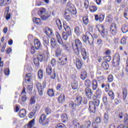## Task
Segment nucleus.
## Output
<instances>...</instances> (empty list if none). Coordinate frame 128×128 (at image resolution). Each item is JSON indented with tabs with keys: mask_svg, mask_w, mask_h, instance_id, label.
Here are the masks:
<instances>
[{
	"mask_svg": "<svg viewBox=\"0 0 128 128\" xmlns=\"http://www.w3.org/2000/svg\"><path fill=\"white\" fill-rule=\"evenodd\" d=\"M72 90H78V79L75 78L73 80L72 83Z\"/></svg>",
	"mask_w": 128,
	"mask_h": 128,
	"instance_id": "nucleus-10",
	"label": "nucleus"
},
{
	"mask_svg": "<svg viewBox=\"0 0 128 128\" xmlns=\"http://www.w3.org/2000/svg\"><path fill=\"white\" fill-rule=\"evenodd\" d=\"M4 74L5 76H10V68H6L4 69Z\"/></svg>",
	"mask_w": 128,
	"mask_h": 128,
	"instance_id": "nucleus-55",
	"label": "nucleus"
},
{
	"mask_svg": "<svg viewBox=\"0 0 128 128\" xmlns=\"http://www.w3.org/2000/svg\"><path fill=\"white\" fill-rule=\"evenodd\" d=\"M64 28L66 32H62V38L64 40H67L68 36H72V30H70V28L64 23Z\"/></svg>",
	"mask_w": 128,
	"mask_h": 128,
	"instance_id": "nucleus-2",
	"label": "nucleus"
},
{
	"mask_svg": "<svg viewBox=\"0 0 128 128\" xmlns=\"http://www.w3.org/2000/svg\"><path fill=\"white\" fill-rule=\"evenodd\" d=\"M89 108L92 112H96V106L94 104V102H90Z\"/></svg>",
	"mask_w": 128,
	"mask_h": 128,
	"instance_id": "nucleus-13",
	"label": "nucleus"
},
{
	"mask_svg": "<svg viewBox=\"0 0 128 128\" xmlns=\"http://www.w3.org/2000/svg\"><path fill=\"white\" fill-rule=\"evenodd\" d=\"M8 12H10V7L8 6L6 8L4 14V16L7 20H10V13Z\"/></svg>",
	"mask_w": 128,
	"mask_h": 128,
	"instance_id": "nucleus-14",
	"label": "nucleus"
},
{
	"mask_svg": "<svg viewBox=\"0 0 128 128\" xmlns=\"http://www.w3.org/2000/svg\"><path fill=\"white\" fill-rule=\"evenodd\" d=\"M83 22L84 24L86 26L88 24V18L86 17H84L83 18Z\"/></svg>",
	"mask_w": 128,
	"mask_h": 128,
	"instance_id": "nucleus-52",
	"label": "nucleus"
},
{
	"mask_svg": "<svg viewBox=\"0 0 128 128\" xmlns=\"http://www.w3.org/2000/svg\"><path fill=\"white\" fill-rule=\"evenodd\" d=\"M117 30L116 24L114 23H112L110 26V32L112 34V36H116V34Z\"/></svg>",
	"mask_w": 128,
	"mask_h": 128,
	"instance_id": "nucleus-8",
	"label": "nucleus"
},
{
	"mask_svg": "<svg viewBox=\"0 0 128 128\" xmlns=\"http://www.w3.org/2000/svg\"><path fill=\"white\" fill-rule=\"evenodd\" d=\"M69 106H70V108H72L73 110H75L76 108V103H74L73 102H70Z\"/></svg>",
	"mask_w": 128,
	"mask_h": 128,
	"instance_id": "nucleus-48",
	"label": "nucleus"
},
{
	"mask_svg": "<svg viewBox=\"0 0 128 128\" xmlns=\"http://www.w3.org/2000/svg\"><path fill=\"white\" fill-rule=\"evenodd\" d=\"M103 59L104 60L110 62L112 60V57L110 56H105L103 58Z\"/></svg>",
	"mask_w": 128,
	"mask_h": 128,
	"instance_id": "nucleus-50",
	"label": "nucleus"
},
{
	"mask_svg": "<svg viewBox=\"0 0 128 128\" xmlns=\"http://www.w3.org/2000/svg\"><path fill=\"white\" fill-rule=\"evenodd\" d=\"M122 30L123 34H126V32H128V26L123 25L122 26Z\"/></svg>",
	"mask_w": 128,
	"mask_h": 128,
	"instance_id": "nucleus-34",
	"label": "nucleus"
},
{
	"mask_svg": "<svg viewBox=\"0 0 128 128\" xmlns=\"http://www.w3.org/2000/svg\"><path fill=\"white\" fill-rule=\"evenodd\" d=\"M50 78L52 80H56V70H53V72L51 73Z\"/></svg>",
	"mask_w": 128,
	"mask_h": 128,
	"instance_id": "nucleus-45",
	"label": "nucleus"
},
{
	"mask_svg": "<svg viewBox=\"0 0 128 128\" xmlns=\"http://www.w3.org/2000/svg\"><path fill=\"white\" fill-rule=\"evenodd\" d=\"M27 98H26V95H23V96H22L21 100H22V102H26Z\"/></svg>",
	"mask_w": 128,
	"mask_h": 128,
	"instance_id": "nucleus-61",
	"label": "nucleus"
},
{
	"mask_svg": "<svg viewBox=\"0 0 128 128\" xmlns=\"http://www.w3.org/2000/svg\"><path fill=\"white\" fill-rule=\"evenodd\" d=\"M58 60H61L60 62H58L60 66H64L68 62V58L66 56H62L60 58H58Z\"/></svg>",
	"mask_w": 128,
	"mask_h": 128,
	"instance_id": "nucleus-9",
	"label": "nucleus"
},
{
	"mask_svg": "<svg viewBox=\"0 0 128 128\" xmlns=\"http://www.w3.org/2000/svg\"><path fill=\"white\" fill-rule=\"evenodd\" d=\"M90 124H92V122L90 121H87L85 122V128H90Z\"/></svg>",
	"mask_w": 128,
	"mask_h": 128,
	"instance_id": "nucleus-56",
	"label": "nucleus"
},
{
	"mask_svg": "<svg viewBox=\"0 0 128 128\" xmlns=\"http://www.w3.org/2000/svg\"><path fill=\"white\" fill-rule=\"evenodd\" d=\"M124 16V18H126V20H128V8H126L125 9Z\"/></svg>",
	"mask_w": 128,
	"mask_h": 128,
	"instance_id": "nucleus-59",
	"label": "nucleus"
},
{
	"mask_svg": "<svg viewBox=\"0 0 128 128\" xmlns=\"http://www.w3.org/2000/svg\"><path fill=\"white\" fill-rule=\"evenodd\" d=\"M102 30L101 36L103 38H106L108 36V30L104 29V26H102Z\"/></svg>",
	"mask_w": 128,
	"mask_h": 128,
	"instance_id": "nucleus-22",
	"label": "nucleus"
},
{
	"mask_svg": "<svg viewBox=\"0 0 128 128\" xmlns=\"http://www.w3.org/2000/svg\"><path fill=\"white\" fill-rule=\"evenodd\" d=\"M44 32L48 36H52L53 34L52 31V30H50V28L48 27H46L44 29Z\"/></svg>",
	"mask_w": 128,
	"mask_h": 128,
	"instance_id": "nucleus-11",
	"label": "nucleus"
},
{
	"mask_svg": "<svg viewBox=\"0 0 128 128\" xmlns=\"http://www.w3.org/2000/svg\"><path fill=\"white\" fill-rule=\"evenodd\" d=\"M122 96L123 100H126V96H128V89L126 88H122Z\"/></svg>",
	"mask_w": 128,
	"mask_h": 128,
	"instance_id": "nucleus-26",
	"label": "nucleus"
},
{
	"mask_svg": "<svg viewBox=\"0 0 128 128\" xmlns=\"http://www.w3.org/2000/svg\"><path fill=\"white\" fill-rule=\"evenodd\" d=\"M73 124L74 125V128H80V123H78V120L76 119H74L73 120Z\"/></svg>",
	"mask_w": 128,
	"mask_h": 128,
	"instance_id": "nucleus-31",
	"label": "nucleus"
},
{
	"mask_svg": "<svg viewBox=\"0 0 128 128\" xmlns=\"http://www.w3.org/2000/svg\"><path fill=\"white\" fill-rule=\"evenodd\" d=\"M50 16V14L48 12H46L45 14L41 16V18L42 20H46Z\"/></svg>",
	"mask_w": 128,
	"mask_h": 128,
	"instance_id": "nucleus-17",
	"label": "nucleus"
},
{
	"mask_svg": "<svg viewBox=\"0 0 128 128\" xmlns=\"http://www.w3.org/2000/svg\"><path fill=\"white\" fill-rule=\"evenodd\" d=\"M62 120L63 122H68V115L66 114H63L61 116Z\"/></svg>",
	"mask_w": 128,
	"mask_h": 128,
	"instance_id": "nucleus-32",
	"label": "nucleus"
},
{
	"mask_svg": "<svg viewBox=\"0 0 128 128\" xmlns=\"http://www.w3.org/2000/svg\"><path fill=\"white\" fill-rule=\"evenodd\" d=\"M52 66L50 65H48L46 68V74L50 76V74H52Z\"/></svg>",
	"mask_w": 128,
	"mask_h": 128,
	"instance_id": "nucleus-16",
	"label": "nucleus"
},
{
	"mask_svg": "<svg viewBox=\"0 0 128 128\" xmlns=\"http://www.w3.org/2000/svg\"><path fill=\"white\" fill-rule=\"evenodd\" d=\"M76 66L78 70L82 68V62L78 58L76 59Z\"/></svg>",
	"mask_w": 128,
	"mask_h": 128,
	"instance_id": "nucleus-25",
	"label": "nucleus"
},
{
	"mask_svg": "<svg viewBox=\"0 0 128 128\" xmlns=\"http://www.w3.org/2000/svg\"><path fill=\"white\" fill-rule=\"evenodd\" d=\"M120 54L118 53H116L114 54V58L113 59V66L114 68L116 66H118L120 65Z\"/></svg>",
	"mask_w": 128,
	"mask_h": 128,
	"instance_id": "nucleus-5",
	"label": "nucleus"
},
{
	"mask_svg": "<svg viewBox=\"0 0 128 128\" xmlns=\"http://www.w3.org/2000/svg\"><path fill=\"white\" fill-rule=\"evenodd\" d=\"M56 128H66V126L62 124H59L56 126Z\"/></svg>",
	"mask_w": 128,
	"mask_h": 128,
	"instance_id": "nucleus-63",
	"label": "nucleus"
},
{
	"mask_svg": "<svg viewBox=\"0 0 128 128\" xmlns=\"http://www.w3.org/2000/svg\"><path fill=\"white\" fill-rule=\"evenodd\" d=\"M34 119H32L29 122L28 124V128H32V126H34Z\"/></svg>",
	"mask_w": 128,
	"mask_h": 128,
	"instance_id": "nucleus-44",
	"label": "nucleus"
},
{
	"mask_svg": "<svg viewBox=\"0 0 128 128\" xmlns=\"http://www.w3.org/2000/svg\"><path fill=\"white\" fill-rule=\"evenodd\" d=\"M36 87L37 88L38 90H41L42 88V84L40 82H37L36 84Z\"/></svg>",
	"mask_w": 128,
	"mask_h": 128,
	"instance_id": "nucleus-57",
	"label": "nucleus"
},
{
	"mask_svg": "<svg viewBox=\"0 0 128 128\" xmlns=\"http://www.w3.org/2000/svg\"><path fill=\"white\" fill-rule=\"evenodd\" d=\"M38 76L40 80H42L44 78V72L42 70H40L38 72Z\"/></svg>",
	"mask_w": 128,
	"mask_h": 128,
	"instance_id": "nucleus-39",
	"label": "nucleus"
},
{
	"mask_svg": "<svg viewBox=\"0 0 128 128\" xmlns=\"http://www.w3.org/2000/svg\"><path fill=\"white\" fill-rule=\"evenodd\" d=\"M58 100L61 104H64V94H61L58 98Z\"/></svg>",
	"mask_w": 128,
	"mask_h": 128,
	"instance_id": "nucleus-27",
	"label": "nucleus"
},
{
	"mask_svg": "<svg viewBox=\"0 0 128 128\" xmlns=\"http://www.w3.org/2000/svg\"><path fill=\"white\" fill-rule=\"evenodd\" d=\"M12 0H0V6H8L10 4Z\"/></svg>",
	"mask_w": 128,
	"mask_h": 128,
	"instance_id": "nucleus-12",
	"label": "nucleus"
},
{
	"mask_svg": "<svg viewBox=\"0 0 128 128\" xmlns=\"http://www.w3.org/2000/svg\"><path fill=\"white\" fill-rule=\"evenodd\" d=\"M74 32H76V34H78L80 32V28H78V26L75 28Z\"/></svg>",
	"mask_w": 128,
	"mask_h": 128,
	"instance_id": "nucleus-62",
	"label": "nucleus"
},
{
	"mask_svg": "<svg viewBox=\"0 0 128 128\" xmlns=\"http://www.w3.org/2000/svg\"><path fill=\"white\" fill-rule=\"evenodd\" d=\"M32 74L30 73H29L26 74L25 78V80H26V84H28L30 82V80H32Z\"/></svg>",
	"mask_w": 128,
	"mask_h": 128,
	"instance_id": "nucleus-21",
	"label": "nucleus"
},
{
	"mask_svg": "<svg viewBox=\"0 0 128 128\" xmlns=\"http://www.w3.org/2000/svg\"><path fill=\"white\" fill-rule=\"evenodd\" d=\"M120 44H126V38L122 37L120 41Z\"/></svg>",
	"mask_w": 128,
	"mask_h": 128,
	"instance_id": "nucleus-53",
	"label": "nucleus"
},
{
	"mask_svg": "<svg viewBox=\"0 0 128 128\" xmlns=\"http://www.w3.org/2000/svg\"><path fill=\"white\" fill-rule=\"evenodd\" d=\"M26 114V109H22L19 112V116L20 118H24Z\"/></svg>",
	"mask_w": 128,
	"mask_h": 128,
	"instance_id": "nucleus-18",
	"label": "nucleus"
},
{
	"mask_svg": "<svg viewBox=\"0 0 128 128\" xmlns=\"http://www.w3.org/2000/svg\"><path fill=\"white\" fill-rule=\"evenodd\" d=\"M84 84L86 86L87 88H90V86H92V82H90V80H86L85 81Z\"/></svg>",
	"mask_w": 128,
	"mask_h": 128,
	"instance_id": "nucleus-40",
	"label": "nucleus"
},
{
	"mask_svg": "<svg viewBox=\"0 0 128 128\" xmlns=\"http://www.w3.org/2000/svg\"><path fill=\"white\" fill-rule=\"evenodd\" d=\"M56 38L58 40V42L59 44H60L61 46H62L66 48V50L68 52H70V47H68L66 46V43L62 41V36H60V34L58 32H56Z\"/></svg>",
	"mask_w": 128,
	"mask_h": 128,
	"instance_id": "nucleus-3",
	"label": "nucleus"
},
{
	"mask_svg": "<svg viewBox=\"0 0 128 128\" xmlns=\"http://www.w3.org/2000/svg\"><path fill=\"white\" fill-rule=\"evenodd\" d=\"M108 96H110V100H114V92H112V91H109Z\"/></svg>",
	"mask_w": 128,
	"mask_h": 128,
	"instance_id": "nucleus-41",
	"label": "nucleus"
},
{
	"mask_svg": "<svg viewBox=\"0 0 128 128\" xmlns=\"http://www.w3.org/2000/svg\"><path fill=\"white\" fill-rule=\"evenodd\" d=\"M50 44L52 48H56V46L58 44L56 43V40H54V38H51Z\"/></svg>",
	"mask_w": 128,
	"mask_h": 128,
	"instance_id": "nucleus-29",
	"label": "nucleus"
},
{
	"mask_svg": "<svg viewBox=\"0 0 128 128\" xmlns=\"http://www.w3.org/2000/svg\"><path fill=\"white\" fill-rule=\"evenodd\" d=\"M57 26L59 30H62V22H60V20H57L56 21Z\"/></svg>",
	"mask_w": 128,
	"mask_h": 128,
	"instance_id": "nucleus-35",
	"label": "nucleus"
},
{
	"mask_svg": "<svg viewBox=\"0 0 128 128\" xmlns=\"http://www.w3.org/2000/svg\"><path fill=\"white\" fill-rule=\"evenodd\" d=\"M34 62L36 66H40V60L38 59L34 58Z\"/></svg>",
	"mask_w": 128,
	"mask_h": 128,
	"instance_id": "nucleus-51",
	"label": "nucleus"
},
{
	"mask_svg": "<svg viewBox=\"0 0 128 128\" xmlns=\"http://www.w3.org/2000/svg\"><path fill=\"white\" fill-rule=\"evenodd\" d=\"M102 100L104 104H108V98L106 96L103 97Z\"/></svg>",
	"mask_w": 128,
	"mask_h": 128,
	"instance_id": "nucleus-64",
	"label": "nucleus"
},
{
	"mask_svg": "<svg viewBox=\"0 0 128 128\" xmlns=\"http://www.w3.org/2000/svg\"><path fill=\"white\" fill-rule=\"evenodd\" d=\"M66 12L69 14H76V10L74 9V8H72L71 9H66Z\"/></svg>",
	"mask_w": 128,
	"mask_h": 128,
	"instance_id": "nucleus-20",
	"label": "nucleus"
},
{
	"mask_svg": "<svg viewBox=\"0 0 128 128\" xmlns=\"http://www.w3.org/2000/svg\"><path fill=\"white\" fill-rule=\"evenodd\" d=\"M98 88V81L96 80H94L92 81V90H96Z\"/></svg>",
	"mask_w": 128,
	"mask_h": 128,
	"instance_id": "nucleus-30",
	"label": "nucleus"
},
{
	"mask_svg": "<svg viewBox=\"0 0 128 128\" xmlns=\"http://www.w3.org/2000/svg\"><path fill=\"white\" fill-rule=\"evenodd\" d=\"M82 40L84 42H88L91 45L94 44V37L90 32H86V35L83 36Z\"/></svg>",
	"mask_w": 128,
	"mask_h": 128,
	"instance_id": "nucleus-4",
	"label": "nucleus"
},
{
	"mask_svg": "<svg viewBox=\"0 0 128 128\" xmlns=\"http://www.w3.org/2000/svg\"><path fill=\"white\" fill-rule=\"evenodd\" d=\"M82 98L80 96L77 97L75 100V104L76 106H80L82 104Z\"/></svg>",
	"mask_w": 128,
	"mask_h": 128,
	"instance_id": "nucleus-15",
	"label": "nucleus"
},
{
	"mask_svg": "<svg viewBox=\"0 0 128 128\" xmlns=\"http://www.w3.org/2000/svg\"><path fill=\"white\" fill-rule=\"evenodd\" d=\"M93 103L96 106H100V100L95 98L94 100Z\"/></svg>",
	"mask_w": 128,
	"mask_h": 128,
	"instance_id": "nucleus-49",
	"label": "nucleus"
},
{
	"mask_svg": "<svg viewBox=\"0 0 128 128\" xmlns=\"http://www.w3.org/2000/svg\"><path fill=\"white\" fill-rule=\"evenodd\" d=\"M87 74L86 72L84 71L82 72V74H80V78L83 80L86 78Z\"/></svg>",
	"mask_w": 128,
	"mask_h": 128,
	"instance_id": "nucleus-42",
	"label": "nucleus"
},
{
	"mask_svg": "<svg viewBox=\"0 0 128 128\" xmlns=\"http://www.w3.org/2000/svg\"><path fill=\"white\" fill-rule=\"evenodd\" d=\"M73 50L76 54V56H80V54H81L82 58L84 60L88 58V55L86 54V50L83 46L82 43L80 42V40L78 39L75 40L74 44H72Z\"/></svg>",
	"mask_w": 128,
	"mask_h": 128,
	"instance_id": "nucleus-1",
	"label": "nucleus"
},
{
	"mask_svg": "<svg viewBox=\"0 0 128 128\" xmlns=\"http://www.w3.org/2000/svg\"><path fill=\"white\" fill-rule=\"evenodd\" d=\"M34 46H35V48L36 50H38V48H40V41H38V39H36L34 40Z\"/></svg>",
	"mask_w": 128,
	"mask_h": 128,
	"instance_id": "nucleus-24",
	"label": "nucleus"
},
{
	"mask_svg": "<svg viewBox=\"0 0 128 128\" xmlns=\"http://www.w3.org/2000/svg\"><path fill=\"white\" fill-rule=\"evenodd\" d=\"M46 12H48V11H46V8H41L39 12H38V14H39V16H42L43 14H46Z\"/></svg>",
	"mask_w": 128,
	"mask_h": 128,
	"instance_id": "nucleus-23",
	"label": "nucleus"
},
{
	"mask_svg": "<svg viewBox=\"0 0 128 128\" xmlns=\"http://www.w3.org/2000/svg\"><path fill=\"white\" fill-rule=\"evenodd\" d=\"M67 10H71V8H74V4L70 2H68L67 4Z\"/></svg>",
	"mask_w": 128,
	"mask_h": 128,
	"instance_id": "nucleus-58",
	"label": "nucleus"
},
{
	"mask_svg": "<svg viewBox=\"0 0 128 128\" xmlns=\"http://www.w3.org/2000/svg\"><path fill=\"white\" fill-rule=\"evenodd\" d=\"M102 66L103 68H104V70H108L110 68V65L108 64L107 62H104L102 63Z\"/></svg>",
	"mask_w": 128,
	"mask_h": 128,
	"instance_id": "nucleus-28",
	"label": "nucleus"
},
{
	"mask_svg": "<svg viewBox=\"0 0 128 128\" xmlns=\"http://www.w3.org/2000/svg\"><path fill=\"white\" fill-rule=\"evenodd\" d=\"M60 54H62V52H60V48H58L56 50V56L57 58H58V56H60Z\"/></svg>",
	"mask_w": 128,
	"mask_h": 128,
	"instance_id": "nucleus-47",
	"label": "nucleus"
},
{
	"mask_svg": "<svg viewBox=\"0 0 128 128\" xmlns=\"http://www.w3.org/2000/svg\"><path fill=\"white\" fill-rule=\"evenodd\" d=\"M108 113H106L104 115V124L108 123Z\"/></svg>",
	"mask_w": 128,
	"mask_h": 128,
	"instance_id": "nucleus-38",
	"label": "nucleus"
},
{
	"mask_svg": "<svg viewBox=\"0 0 128 128\" xmlns=\"http://www.w3.org/2000/svg\"><path fill=\"white\" fill-rule=\"evenodd\" d=\"M47 94L49 96H54V90L52 89L48 90Z\"/></svg>",
	"mask_w": 128,
	"mask_h": 128,
	"instance_id": "nucleus-37",
	"label": "nucleus"
},
{
	"mask_svg": "<svg viewBox=\"0 0 128 128\" xmlns=\"http://www.w3.org/2000/svg\"><path fill=\"white\" fill-rule=\"evenodd\" d=\"M84 6L86 10H88V0H85V2H84Z\"/></svg>",
	"mask_w": 128,
	"mask_h": 128,
	"instance_id": "nucleus-60",
	"label": "nucleus"
},
{
	"mask_svg": "<svg viewBox=\"0 0 128 128\" xmlns=\"http://www.w3.org/2000/svg\"><path fill=\"white\" fill-rule=\"evenodd\" d=\"M39 122L42 124V126H46L48 124V120L46 119V115L42 114L39 119Z\"/></svg>",
	"mask_w": 128,
	"mask_h": 128,
	"instance_id": "nucleus-6",
	"label": "nucleus"
},
{
	"mask_svg": "<svg viewBox=\"0 0 128 128\" xmlns=\"http://www.w3.org/2000/svg\"><path fill=\"white\" fill-rule=\"evenodd\" d=\"M34 24H42V22L40 21V18H34L32 20Z\"/></svg>",
	"mask_w": 128,
	"mask_h": 128,
	"instance_id": "nucleus-33",
	"label": "nucleus"
},
{
	"mask_svg": "<svg viewBox=\"0 0 128 128\" xmlns=\"http://www.w3.org/2000/svg\"><path fill=\"white\" fill-rule=\"evenodd\" d=\"M85 94L88 98H92V96L94 94L92 89L88 87H87L85 89Z\"/></svg>",
	"mask_w": 128,
	"mask_h": 128,
	"instance_id": "nucleus-7",
	"label": "nucleus"
},
{
	"mask_svg": "<svg viewBox=\"0 0 128 128\" xmlns=\"http://www.w3.org/2000/svg\"><path fill=\"white\" fill-rule=\"evenodd\" d=\"M44 44L48 46V38L46 36H44L42 38Z\"/></svg>",
	"mask_w": 128,
	"mask_h": 128,
	"instance_id": "nucleus-36",
	"label": "nucleus"
},
{
	"mask_svg": "<svg viewBox=\"0 0 128 128\" xmlns=\"http://www.w3.org/2000/svg\"><path fill=\"white\" fill-rule=\"evenodd\" d=\"M102 91L100 89H98L96 92V96L98 98H100V96H102Z\"/></svg>",
	"mask_w": 128,
	"mask_h": 128,
	"instance_id": "nucleus-43",
	"label": "nucleus"
},
{
	"mask_svg": "<svg viewBox=\"0 0 128 128\" xmlns=\"http://www.w3.org/2000/svg\"><path fill=\"white\" fill-rule=\"evenodd\" d=\"M90 12H96L98 10V8L96 6H91L90 8Z\"/></svg>",
	"mask_w": 128,
	"mask_h": 128,
	"instance_id": "nucleus-46",
	"label": "nucleus"
},
{
	"mask_svg": "<svg viewBox=\"0 0 128 128\" xmlns=\"http://www.w3.org/2000/svg\"><path fill=\"white\" fill-rule=\"evenodd\" d=\"M70 14L68 12V11L66 10L65 14L64 15V18L67 20V22H70L72 20V18H70Z\"/></svg>",
	"mask_w": 128,
	"mask_h": 128,
	"instance_id": "nucleus-19",
	"label": "nucleus"
},
{
	"mask_svg": "<svg viewBox=\"0 0 128 128\" xmlns=\"http://www.w3.org/2000/svg\"><path fill=\"white\" fill-rule=\"evenodd\" d=\"M45 112H46V114H52V110L48 108H45Z\"/></svg>",
	"mask_w": 128,
	"mask_h": 128,
	"instance_id": "nucleus-54",
	"label": "nucleus"
}]
</instances>
